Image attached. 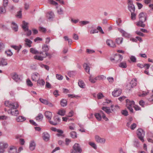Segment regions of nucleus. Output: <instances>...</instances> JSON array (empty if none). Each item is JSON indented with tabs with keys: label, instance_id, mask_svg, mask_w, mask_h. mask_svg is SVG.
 Segmentation results:
<instances>
[{
	"label": "nucleus",
	"instance_id": "f257e3e1",
	"mask_svg": "<svg viewBox=\"0 0 153 153\" xmlns=\"http://www.w3.org/2000/svg\"><path fill=\"white\" fill-rule=\"evenodd\" d=\"M94 116L96 119L99 121L101 120L102 118V117L105 121H107L108 120V119L106 117L105 114L101 110L100 111L99 113L95 114Z\"/></svg>",
	"mask_w": 153,
	"mask_h": 153
},
{
	"label": "nucleus",
	"instance_id": "f03ea898",
	"mask_svg": "<svg viewBox=\"0 0 153 153\" xmlns=\"http://www.w3.org/2000/svg\"><path fill=\"white\" fill-rule=\"evenodd\" d=\"M5 105L10 108H17L19 106V105L17 102H12L9 101H6L4 102Z\"/></svg>",
	"mask_w": 153,
	"mask_h": 153
},
{
	"label": "nucleus",
	"instance_id": "7ed1b4c3",
	"mask_svg": "<svg viewBox=\"0 0 153 153\" xmlns=\"http://www.w3.org/2000/svg\"><path fill=\"white\" fill-rule=\"evenodd\" d=\"M73 150L71 152V153H81L82 150L79 144L75 143L73 147Z\"/></svg>",
	"mask_w": 153,
	"mask_h": 153
},
{
	"label": "nucleus",
	"instance_id": "20e7f679",
	"mask_svg": "<svg viewBox=\"0 0 153 153\" xmlns=\"http://www.w3.org/2000/svg\"><path fill=\"white\" fill-rule=\"evenodd\" d=\"M137 135L139 139L142 141L144 142L143 137L145 135V132L141 128H138L137 130Z\"/></svg>",
	"mask_w": 153,
	"mask_h": 153
},
{
	"label": "nucleus",
	"instance_id": "39448f33",
	"mask_svg": "<svg viewBox=\"0 0 153 153\" xmlns=\"http://www.w3.org/2000/svg\"><path fill=\"white\" fill-rule=\"evenodd\" d=\"M123 59V56L120 54H116L114 58H110V60L112 62L115 61V63H117L120 62Z\"/></svg>",
	"mask_w": 153,
	"mask_h": 153
},
{
	"label": "nucleus",
	"instance_id": "423d86ee",
	"mask_svg": "<svg viewBox=\"0 0 153 153\" xmlns=\"http://www.w3.org/2000/svg\"><path fill=\"white\" fill-rule=\"evenodd\" d=\"M8 145L6 143L3 142L0 143V153H4V149L7 148Z\"/></svg>",
	"mask_w": 153,
	"mask_h": 153
},
{
	"label": "nucleus",
	"instance_id": "0eeeda50",
	"mask_svg": "<svg viewBox=\"0 0 153 153\" xmlns=\"http://www.w3.org/2000/svg\"><path fill=\"white\" fill-rule=\"evenodd\" d=\"M122 90L120 88L115 89L112 93V95L114 97H117L119 96L121 94Z\"/></svg>",
	"mask_w": 153,
	"mask_h": 153
},
{
	"label": "nucleus",
	"instance_id": "6e6552de",
	"mask_svg": "<svg viewBox=\"0 0 153 153\" xmlns=\"http://www.w3.org/2000/svg\"><path fill=\"white\" fill-rule=\"evenodd\" d=\"M31 79L32 81L36 82L40 78V75L37 72H34L31 74Z\"/></svg>",
	"mask_w": 153,
	"mask_h": 153
},
{
	"label": "nucleus",
	"instance_id": "1a4fd4ad",
	"mask_svg": "<svg viewBox=\"0 0 153 153\" xmlns=\"http://www.w3.org/2000/svg\"><path fill=\"white\" fill-rule=\"evenodd\" d=\"M17 108H12L8 110V113L9 111L10 112V114L14 116H17L19 114V111L17 109Z\"/></svg>",
	"mask_w": 153,
	"mask_h": 153
},
{
	"label": "nucleus",
	"instance_id": "9d476101",
	"mask_svg": "<svg viewBox=\"0 0 153 153\" xmlns=\"http://www.w3.org/2000/svg\"><path fill=\"white\" fill-rule=\"evenodd\" d=\"M95 139L96 141L98 143H104L105 140L104 138H102L98 135H96L95 136Z\"/></svg>",
	"mask_w": 153,
	"mask_h": 153
},
{
	"label": "nucleus",
	"instance_id": "9b49d317",
	"mask_svg": "<svg viewBox=\"0 0 153 153\" xmlns=\"http://www.w3.org/2000/svg\"><path fill=\"white\" fill-rule=\"evenodd\" d=\"M139 20H143V21H146L147 19V15L143 12H141L138 15Z\"/></svg>",
	"mask_w": 153,
	"mask_h": 153
},
{
	"label": "nucleus",
	"instance_id": "f8f14e48",
	"mask_svg": "<svg viewBox=\"0 0 153 153\" xmlns=\"http://www.w3.org/2000/svg\"><path fill=\"white\" fill-rule=\"evenodd\" d=\"M134 105V102L132 100L130 101L128 99L126 100V106L127 107H133Z\"/></svg>",
	"mask_w": 153,
	"mask_h": 153
},
{
	"label": "nucleus",
	"instance_id": "ddd939ff",
	"mask_svg": "<svg viewBox=\"0 0 153 153\" xmlns=\"http://www.w3.org/2000/svg\"><path fill=\"white\" fill-rule=\"evenodd\" d=\"M42 138L45 141L47 142L50 139V135L46 132H44L42 134Z\"/></svg>",
	"mask_w": 153,
	"mask_h": 153
},
{
	"label": "nucleus",
	"instance_id": "4468645a",
	"mask_svg": "<svg viewBox=\"0 0 153 153\" xmlns=\"http://www.w3.org/2000/svg\"><path fill=\"white\" fill-rule=\"evenodd\" d=\"M107 44L109 46L113 48L115 47L116 46L113 41L109 39H107L106 41Z\"/></svg>",
	"mask_w": 153,
	"mask_h": 153
},
{
	"label": "nucleus",
	"instance_id": "2eb2a0df",
	"mask_svg": "<svg viewBox=\"0 0 153 153\" xmlns=\"http://www.w3.org/2000/svg\"><path fill=\"white\" fill-rule=\"evenodd\" d=\"M45 117L49 120H50L52 117V113L49 111H46L44 114Z\"/></svg>",
	"mask_w": 153,
	"mask_h": 153
},
{
	"label": "nucleus",
	"instance_id": "dca6fc26",
	"mask_svg": "<svg viewBox=\"0 0 153 153\" xmlns=\"http://www.w3.org/2000/svg\"><path fill=\"white\" fill-rule=\"evenodd\" d=\"M36 144L33 141H31L30 143L29 149L31 151H33L35 149Z\"/></svg>",
	"mask_w": 153,
	"mask_h": 153
},
{
	"label": "nucleus",
	"instance_id": "f3484780",
	"mask_svg": "<svg viewBox=\"0 0 153 153\" xmlns=\"http://www.w3.org/2000/svg\"><path fill=\"white\" fill-rule=\"evenodd\" d=\"M17 149L14 146H11L10 147L8 152L9 153H16Z\"/></svg>",
	"mask_w": 153,
	"mask_h": 153
},
{
	"label": "nucleus",
	"instance_id": "a211bd4d",
	"mask_svg": "<svg viewBox=\"0 0 153 153\" xmlns=\"http://www.w3.org/2000/svg\"><path fill=\"white\" fill-rule=\"evenodd\" d=\"M119 31L122 33V35L123 36L126 38H129L130 37V34L123 30L120 29Z\"/></svg>",
	"mask_w": 153,
	"mask_h": 153
},
{
	"label": "nucleus",
	"instance_id": "6ab92c4d",
	"mask_svg": "<svg viewBox=\"0 0 153 153\" xmlns=\"http://www.w3.org/2000/svg\"><path fill=\"white\" fill-rule=\"evenodd\" d=\"M7 65V59H5L2 58L0 61V66H5Z\"/></svg>",
	"mask_w": 153,
	"mask_h": 153
},
{
	"label": "nucleus",
	"instance_id": "aec40b11",
	"mask_svg": "<svg viewBox=\"0 0 153 153\" xmlns=\"http://www.w3.org/2000/svg\"><path fill=\"white\" fill-rule=\"evenodd\" d=\"M145 21H143V20H139L138 22H137L136 25L140 27H144L145 26V24L143 23Z\"/></svg>",
	"mask_w": 153,
	"mask_h": 153
},
{
	"label": "nucleus",
	"instance_id": "412c9836",
	"mask_svg": "<svg viewBox=\"0 0 153 153\" xmlns=\"http://www.w3.org/2000/svg\"><path fill=\"white\" fill-rule=\"evenodd\" d=\"M23 25H22V28L23 30L25 31H26V30H28V27L27 26L28 23L26 22L25 21H23L22 22Z\"/></svg>",
	"mask_w": 153,
	"mask_h": 153
},
{
	"label": "nucleus",
	"instance_id": "4be33fe9",
	"mask_svg": "<svg viewBox=\"0 0 153 153\" xmlns=\"http://www.w3.org/2000/svg\"><path fill=\"white\" fill-rule=\"evenodd\" d=\"M43 117V116L41 113H39L38 115L35 117L36 120L38 122L41 121Z\"/></svg>",
	"mask_w": 153,
	"mask_h": 153
},
{
	"label": "nucleus",
	"instance_id": "5701e85b",
	"mask_svg": "<svg viewBox=\"0 0 153 153\" xmlns=\"http://www.w3.org/2000/svg\"><path fill=\"white\" fill-rule=\"evenodd\" d=\"M127 66L126 62L125 61L121 62L119 65V67L123 68H126Z\"/></svg>",
	"mask_w": 153,
	"mask_h": 153
},
{
	"label": "nucleus",
	"instance_id": "b1692460",
	"mask_svg": "<svg viewBox=\"0 0 153 153\" xmlns=\"http://www.w3.org/2000/svg\"><path fill=\"white\" fill-rule=\"evenodd\" d=\"M137 82V81L136 80V79L134 80L133 79L131 81L130 83V85L132 88L136 85Z\"/></svg>",
	"mask_w": 153,
	"mask_h": 153
},
{
	"label": "nucleus",
	"instance_id": "393cba45",
	"mask_svg": "<svg viewBox=\"0 0 153 153\" xmlns=\"http://www.w3.org/2000/svg\"><path fill=\"white\" fill-rule=\"evenodd\" d=\"M79 86L82 88H84L85 87V84L84 82L81 80H79L78 83Z\"/></svg>",
	"mask_w": 153,
	"mask_h": 153
},
{
	"label": "nucleus",
	"instance_id": "a878e982",
	"mask_svg": "<svg viewBox=\"0 0 153 153\" xmlns=\"http://www.w3.org/2000/svg\"><path fill=\"white\" fill-rule=\"evenodd\" d=\"M47 17L49 20H51L53 18L54 16V14L53 12H51L48 13Z\"/></svg>",
	"mask_w": 153,
	"mask_h": 153
},
{
	"label": "nucleus",
	"instance_id": "bb28decb",
	"mask_svg": "<svg viewBox=\"0 0 153 153\" xmlns=\"http://www.w3.org/2000/svg\"><path fill=\"white\" fill-rule=\"evenodd\" d=\"M102 109L108 114H109L111 112L110 109L109 107H102Z\"/></svg>",
	"mask_w": 153,
	"mask_h": 153
},
{
	"label": "nucleus",
	"instance_id": "cd10ccee",
	"mask_svg": "<svg viewBox=\"0 0 153 153\" xmlns=\"http://www.w3.org/2000/svg\"><path fill=\"white\" fill-rule=\"evenodd\" d=\"M60 103L62 106L65 107L67 105V101L65 99H62L60 101Z\"/></svg>",
	"mask_w": 153,
	"mask_h": 153
},
{
	"label": "nucleus",
	"instance_id": "c85d7f7f",
	"mask_svg": "<svg viewBox=\"0 0 153 153\" xmlns=\"http://www.w3.org/2000/svg\"><path fill=\"white\" fill-rule=\"evenodd\" d=\"M26 120L25 117L22 116H19L16 119V120L18 122H22Z\"/></svg>",
	"mask_w": 153,
	"mask_h": 153
},
{
	"label": "nucleus",
	"instance_id": "c756f323",
	"mask_svg": "<svg viewBox=\"0 0 153 153\" xmlns=\"http://www.w3.org/2000/svg\"><path fill=\"white\" fill-rule=\"evenodd\" d=\"M12 78L16 82L18 81L20 79V78L19 77L18 75L16 73L13 74L12 76Z\"/></svg>",
	"mask_w": 153,
	"mask_h": 153
},
{
	"label": "nucleus",
	"instance_id": "7c9ffc66",
	"mask_svg": "<svg viewBox=\"0 0 153 153\" xmlns=\"http://www.w3.org/2000/svg\"><path fill=\"white\" fill-rule=\"evenodd\" d=\"M83 67L85 71L89 74L90 68L88 64L86 63H85L83 64Z\"/></svg>",
	"mask_w": 153,
	"mask_h": 153
},
{
	"label": "nucleus",
	"instance_id": "2f4dec72",
	"mask_svg": "<svg viewBox=\"0 0 153 153\" xmlns=\"http://www.w3.org/2000/svg\"><path fill=\"white\" fill-rule=\"evenodd\" d=\"M25 42H26L25 44L28 46L29 47H31V44L32 43V42L30 39L27 38H26L25 40Z\"/></svg>",
	"mask_w": 153,
	"mask_h": 153
},
{
	"label": "nucleus",
	"instance_id": "473e14b6",
	"mask_svg": "<svg viewBox=\"0 0 153 153\" xmlns=\"http://www.w3.org/2000/svg\"><path fill=\"white\" fill-rule=\"evenodd\" d=\"M42 51L45 52H48L49 50V48L48 45H44L42 46Z\"/></svg>",
	"mask_w": 153,
	"mask_h": 153
},
{
	"label": "nucleus",
	"instance_id": "72a5a7b5",
	"mask_svg": "<svg viewBox=\"0 0 153 153\" xmlns=\"http://www.w3.org/2000/svg\"><path fill=\"white\" fill-rule=\"evenodd\" d=\"M12 27L13 29L15 30V31H17L18 30V27L16 24L14 22H13L12 23Z\"/></svg>",
	"mask_w": 153,
	"mask_h": 153
},
{
	"label": "nucleus",
	"instance_id": "f704fd0d",
	"mask_svg": "<svg viewBox=\"0 0 153 153\" xmlns=\"http://www.w3.org/2000/svg\"><path fill=\"white\" fill-rule=\"evenodd\" d=\"M123 40V39L122 38L119 37L116 39L115 42L117 44L120 45L122 43Z\"/></svg>",
	"mask_w": 153,
	"mask_h": 153
},
{
	"label": "nucleus",
	"instance_id": "c9c22d12",
	"mask_svg": "<svg viewBox=\"0 0 153 153\" xmlns=\"http://www.w3.org/2000/svg\"><path fill=\"white\" fill-rule=\"evenodd\" d=\"M70 134L71 137L75 139L77 137L76 133L75 131H72L71 132Z\"/></svg>",
	"mask_w": 153,
	"mask_h": 153
},
{
	"label": "nucleus",
	"instance_id": "e433bc0d",
	"mask_svg": "<svg viewBox=\"0 0 153 153\" xmlns=\"http://www.w3.org/2000/svg\"><path fill=\"white\" fill-rule=\"evenodd\" d=\"M65 110L62 109L59 110L57 113V114L61 116H63L65 115Z\"/></svg>",
	"mask_w": 153,
	"mask_h": 153
},
{
	"label": "nucleus",
	"instance_id": "4c0bfd02",
	"mask_svg": "<svg viewBox=\"0 0 153 153\" xmlns=\"http://www.w3.org/2000/svg\"><path fill=\"white\" fill-rule=\"evenodd\" d=\"M5 53L7 54V56H10L13 55V53L10 49L6 51L5 52Z\"/></svg>",
	"mask_w": 153,
	"mask_h": 153
},
{
	"label": "nucleus",
	"instance_id": "58836bf2",
	"mask_svg": "<svg viewBox=\"0 0 153 153\" xmlns=\"http://www.w3.org/2000/svg\"><path fill=\"white\" fill-rule=\"evenodd\" d=\"M11 47V48H14L15 50H18V52H19L20 49L21 48L22 46L21 45H19V46L16 45H12Z\"/></svg>",
	"mask_w": 153,
	"mask_h": 153
},
{
	"label": "nucleus",
	"instance_id": "ea45409f",
	"mask_svg": "<svg viewBox=\"0 0 153 153\" xmlns=\"http://www.w3.org/2000/svg\"><path fill=\"white\" fill-rule=\"evenodd\" d=\"M44 56H39L36 55L34 56V58L40 61H42L43 60Z\"/></svg>",
	"mask_w": 153,
	"mask_h": 153
},
{
	"label": "nucleus",
	"instance_id": "a19ab883",
	"mask_svg": "<svg viewBox=\"0 0 153 153\" xmlns=\"http://www.w3.org/2000/svg\"><path fill=\"white\" fill-rule=\"evenodd\" d=\"M30 52L33 54H39L38 51L33 48H31L30 49Z\"/></svg>",
	"mask_w": 153,
	"mask_h": 153
},
{
	"label": "nucleus",
	"instance_id": "79ce46f5",
	"mask_svg": "<svg viewBox=\"0 0 153 153\" xmlns=\"http://www.w3.org/2000/svg\"><path fill=\"white\" fill-rule=\"evenodd\" d=\"M37 84L40 85H43L45 84V82L43 79H38L37 81Z\"/></svg>",
	"mask_w": 153,
	"mask_h": 153
},
{
	"label": "nucleus",
	"instance_id": "37998d69",
	"mask_svg": "<svg viewBox=\"0 0 153 153\" xmlns=\"http://www.w3.org/2000/svg\"><path fill=\"white\" fill-rule=\"evenodd\" d=\"M6 7H4L3 5L2 6L0 7V13H4L6 12Z\"/></svg>",
	"mask_w": 153,
	"mask_h": 153
},
{
	"label": "nucleus",
	"instance_id": "c03bdc74",
	"mask_svg": "<svg viewBox=\"0 0 153 153\" xmlns=\"http://www.w3.org/2000/svg\"><path fill=\"white\" fill-rule=\"evenodd\" d=\"M134 12H131V19L133 20H134L136 19V13H134Z\"/></svg>",
	"mask_w": 153,
	"mask_h": 153
},
{
	"label": "nucleus",
	"instance_id": "a18cd8bd",
	"mask_svg": "<svg viewBox=\"0 0 153 153\" xmlns=\"http://www.w3.org/2000/svg\"><path fill=\"white\" fill-rule=\"evenodd\" d=\"M39 100L41 102L44 104L47 105V104H48V101L46 100L40 98Z\"/></svg>",
	"mask_w": 153,
	"mask_h": 153
},
{
	"label": "nucleus",
	"instance_id": "49530a36",
	"mask_svg": "<svg viewBox=\"0 0 153 153\" xmlns=\"http://www.w3.org/2000/svg\"><path fill=\"white\" fill-rule=\"evenodd\" d=\"M94 149H97V146L96 144L93 142H89L88 143Z\"/></svg>",
	"mask_w": 153,
	"mask_h": 153
},
{
	"label": "nucleus",
	"instance_id": "de8ad7c7",
	"mask_svg": "<svg viewBox=\"0 0 153 153\" xmlns=\"http://www.w3.org/2000/svg\"><path fill=\"white\" fill-rule=\"evenodd\" d=\"M130 59L133 62H136V58L134 56H131L130 57Z\"/></svg>",
	"mask_w": 153,
	"mask_h": 153
},
{
	"label": "nucleus",
	"instance_id": "09e8293b",
	"mask_svg": "<svg viewBox=\"0 0 153 153\" xmlns=\"http://www.w3.org/2000/svg\"><path fill=\"white\" fill-rule=\"evenodd\" d=\"M128 8L129 11L131 12H135V7L134 5L132 6H130Z\"/></svg>",
	"mask_w": 153,
	"mask_h": 153
},
{
	"label": "nucleus",
	"instance_id": "8fccbe9b",
	"mask_svg": "<svg viewBox=\"0 0 153 153\" xmlns=\"http://www.w3.org/2000/svg\"><path fill=\"white\" fill-rule=\"evenodd\" d=\"M27 85L28 86H30V87H32L33 85V83L29 79H27Z\"/></svg>",
	"mask_w": 153,
	"mask_h": 153
},
{
	"label": "nucleus",
	"instance_id": "3c124183",
	"mask_svg": "<svg viewBox=\"0 0 153 153\" xmlns=\"http://www.w3.org/2000/svg\"><path fill=\"white\" fill-rule=\"evenodd\" d=\"M56 78L59 80H62L63 79V76L60 74H56Z\"/></svg>",
	"mask_w": 153,
	"mask_h": 153
},
{
	"label": "nucleus",
	"instance_id": "603ef678",
	"mask_svg": "<svg viewBox=\"0 0 153 153\" xmlns=\"http://www.w3.org/2000/svg\"><path fill=\"white\" fill-rule=\"evenodd\" d=\"M137 124L135 123H133L130 126L131 129L132 130H134L136 128Z\"/></svg>",
	"mask_w": 153,
	"mask_h": 153
},
{
	"label": "nucleus",
	"instance_id": "864d4df0",
	"mask_svg": "<svg viewBox=\"0 0 153 153\" xmlns=\"http://www.w3.org/2000/svg\"><path fill=\"white\" fill-rule=\"evenodd\" d=\"M39 30L40 31L43 33H45L46 31V29L45 28L41 27H39Z\"/></svg>",
	"mask_w": 153,
	"mask_h": 153
},
{
	"label": "nucleus",
	"instance_id": "5fc2aeb1",
	"mask_svg": "<svg viewBox=\"0 0 153 153\" xmlns=\"http://www.w3.org/2000/svg\"><path fill=\"white\" fill-rule=\"evenodd\" d=\"M57 132H58L59 133L57 134L56 135L58 137L61 135L60 134H62L63 133V131H62L59 129H57Z\"/></svg>",
	"mask_w": 153,
	"mask_h": 153
},
{
	"label": "nucleus",
	"instance_id": "6e6d98bb",
	"mask_svg": "<svg viewBox=\"0 0 153 153\" xmlns=\"http://www.w3.org/2000/svg\"><path fill=\"white\" fill-rule=\"evenodd\" d=\"M121 113L122 114L125 116H127L128 115V112L126 110H123L121 111Z\"/></svg>",
	"mask_w": 153,
	"mask_h": 153
},
{
	"label": "nucleus",
	"instance_id": "4d7b16f0",
	"mask_svg": "<svg viewBox=\"0 0 153 153\" xmlns=\"http://www.w3.org/2000/svg\"><path fill=\"white\" fill-rule=\"evenodd\" d=\"M133 1L131 0H128V8L129 7H130V6H132L134 5L133 4Z\"/></svg>",
	"mask_w": 153,
	"mask_h": 153
},
{
	"label": "nucleus",
	"instance_id": "13d9d810",
	"mask_svg": "<svg viewBox=\"0 0 153 153\" xmlns=\"http://www.w3.org/2000/svg\"><path fill=\"white\" fill-rule=\"evenodd\" d=\"M16 16L19 18H21L22 17V11L19 10Z\"/></svg>",
	"mask_w": 153,
	"mask_h": 153
},
{
	"label": "nucleus",
	"instance_id": "bf43d9fd",
	"mask_svg": "<svg viewBox=\"0 0 153 153\" xmlns=\"http://www.w3.org/2000/svg\"><path fill=\"white\" fill-rule=\"evenodd\" d=\"M26 31H27V32L26 33V35L27 36H29L32 33V31L31 30H29V28H28V30H26Z\"/></svg>",
	"mask_w": 153,
	"mask_h": 153
},
{
	"label": "nucleus",
	"instance_id": "052dcab7",
	"mask_svg": "<svg viewBox=\"0 0 153 153\" xmlns=\"http://www.w3.org/2000/svg\"><path fill=\"white\" fill-rule=\"evenodd\" d=\"M97 98L99 99H102L104 97L102 94L101 93H99L97 95Z\"/></svg>",
	"mask_w": 153,
	"mask_h": 153
},
{
	"label": "nucleus",
	"instance_id": "680f3d73",
	"mask_svg": "<svg viewBox=\"0 0 153 153\" xmlns=\"http://www.w3.org/2000/svg\"><path fill=\"white\" fill-rule=\"evenodd\" d=\"M122 22V21L120 18L118 19L116 21V23L117 24V25L119 26H120L121 25L120 23Z\"/></svg>",
	"mask_w": 153,
	"mask_h": 153
},
{
	"label": "nucleus",
	"instance_id": "e2e57ef3",
	"mask_svg": "<svg viewBox=\"0 0 153 153\" xmlns=\"http://www.w3.org/2000/svg\"><path fill=\"white\" fill-rule=\"evenodd\" d=\"M45 87L49 88H51L52 86L51 84L48 82H46Z\"/></svg>",
	"mask_w": 153,
	"mask_h": 153
},
{
	"label": "nucleus",
	"instance_id": "0e129e2a",
	"mask_svg": "<svg viewBox=\"0 0 153 153\" xmlns=\"http://www.w3.org/2000/svg\"><path fill=\"white\" fill-rule=\"evenodd\" d=\"M49 1L50 3L51 4L55 5H58V4L57 2L53 1V0H49Z\"/></svg>",
	"mask_w": 153,
	"mask_h": 153
},
{
	"label": "nucleus",
	"instance_id": "69168bd1",
	"mask_svg": "<svg viewBox=\"0 0 153 153\" xmlns=\"http://www.w3.org/2000/svg\"><path fill=\"white\" fill-rule=\"evenodd\" d=\"M3 5L4 7H7L8 4V0H3Z\"/></svg>",
	"mask_w": 153,
	"mask_h": 153
},
{
	"label": "nucleus",
	"instance_id": "338daca9",
	"mask_svg": "<svg viewBox=\"0 0 153 153\" xmlns=\"http://www.w3.org/2000/svg\"><path fill=\"white\" fill-rule=\"evenodd\" d=\"M29 122L32 125L35 126H38V125L37 123H36L34 122L33 120H29Z\"/></svg>",
	"mask_w": 153,
	"mask_h": 153
},
{
	"label": "nucleus",
	"instance_id": "774afa93",
	"mask_svg": "<svg viewBox=\"0 0 153 153\" xmlns=\"http://www.w3.org/2000/svg\"><path fill=\"white\" fill-rule=\"evenodd\" d=\"M98 31L97 29H94L93 30H91L90 31V33L91 34H94V33H98Z\"/></svg>",
	"mask_w": 153,
	"mask_h": 153
}]
</instances>
